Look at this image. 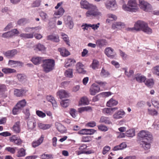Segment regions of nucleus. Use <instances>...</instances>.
I'll return each mask as SVG.
<instances>
[{
  "instance_id": "obj_26",
  "label": "nucleus",
  "mask_w": 159,
  "mask_h": 159,
  "mask_svg": "<svg viewBox=\"0 0 159 159\" xmlns=\"http://www.w3.org/2000/svg\"><path fill=\"white\" fill-rule=\"evenodd\" d=\"M46 99L48 101L51 103L53 107H57V104L53 97L51 95H48L47 96Z\"/></svg>"
},
{
  "instance_id": "obj_53",
  "label": "nucleus",
  "mask_w": 159,
  "mask_h": 159,
  "mask_svg": "<svg viewBox=\"0 0 159 159\" xmlns=\"http://www.w3.org/2000/svg\"><path fill=\"white\" fill-rule=\"evenodd\" d=\"M7 90V87L5 85L0 84V94H2Z\"/></svg>"
},
{
  "instance_id": "obj_42",
  "label": "nucleus",
  "mask_w": 159,
  "mask_h": 159,
  "mask_svg": "<svg viewBox=\"0 0 159 159\" xmlns=\"http://www.w3.org/2000/svg\"><path fill=\"white\" fill-rule=\"evenodd\" d=\"M60 34L61 36L62 37L64 41L66 43L68 46H70L69 40L68 35L63 32H61Z\"/></svg>"
},
{
  "instance_id": "obj_28",
  "label": "nucleus",
  "mask_w": 159,
  "mask_h": 159,
  "mask_svg": "<svg viewBox=\"0 0 159 159\" xmlns=\"http://www.w3.org/2000/svg\"><path fill=\"white\" fill-rule=\"evenodd\" d=\"M58 51L60 52L61 55L63 57H67L70 54V52L64 48H59Z\"/></svg>"
},
{
  "instance_id": "obj_19",
  "label": "nucleus",
  "mask_w": 159,
  "mask_h": 159,
  "mask_svg": "<svg viewBox=\"0 0 159 159\" xmlns=\"http://www.w3.org/2000/svg\"><path fill=\"white\" fill-rule=\"evenodd\" d=\"M26 90L23 89H15L14 91L15 95L17 97H22L26 93Z\"/></svg>"
},
{
  "instance_id": "obj_25",
  "label": "nucleus",
  "mask_w": 159,
  "mask_h": 159,
  "mask_svg": "<svg viewBox=\"0 0 159 159\" xmlns=\"http://www.w3.org/2000/svg\"><path fill=\"white\" fill-rule=\"evenodd\" d=\"M17 77L19 81L25 83L27 81L26 76L24 74H19L17 75Z\"/></svg>"
},
{
  "instance_id": "obj_22",
  "label": "nucleus",
  "mask_w": 159,
  "mask_h": 159,
  "mask_svg": "<svg viewBox=\"0 0 159 159\" xmlns=\"http://www.w3.org/2000/svg\"><path fill=\"white\" fill-rule=\"evenodd\" d=\"M34 49L35 50L44 52L46 50V48L43 44L40 43H38L34 46Z\"/></svg>"
},
{
  "instance_id": "obj_49",
  "label": "nucleus",
  "mask_w": 159,
  "mask_h": 159,
  "mask_svg": "<svg viewBox=\"0 0 159 159\" xmlns=\"http://www.w3.org/2000/svg\"><path fill=\"white\" fill-rule=\"evenodd\" d=\"M25 150L24 148H21L18 151L17 156L18 157H24L25 155Z\"/></svg>"
},
{
  "instance_id": "obj_12",
  "label": "nucleus",
  "mask_w": 159,
  "mask_h": 159,
  "mask_svg": "<svg viewBox=\"0 0 159 159\" xmlns=\"http://www.w3.org/2000/svg\"><path fill=\"white\" fill-rule=\"evenodd\" d=\"M41 29V27L40 26H37L35 27H26L24 29V31L25 32H30V34H33L34 35V34L36 31L39 30Z\"/></svg>"
},
{
  "instance_id": "obj_41",
  "label": "nucleus",
  "mask_w": 159,
  "mask_h": 159,
  "mask_svg": "<svg viewBox=\"0 0 159 159\" xmlns=\"http://www.w3.org/2000/svg\"><path fill=\"white\" fill-rule=\"evenodd\" d=\"M76 62L75 61L72 59H69L67 60L66 64L65 65V67H68L70 66L74 65Z\"/></svg>"
},
{
  "instance_id": "obj_10",
  "label": "nucleus",
  "mask_w": 159,
  "mask_h": 159,
  "mask_svg": "<svg viewBox=\"0 0 159 159\" xmlns=\"http://www.w3.org/2000/svg\"><path fill=\"white\" fill-rule=\"evenodd\" d=\"M19 32L16 29L12 30L11 31L3 33L2 35V37L4 38H8L13 36L15 34H18Z\"/></svg>"
},
{
  "instance_id": "obj_54",
  "label": "nucleus",
  "mask_w": 159,
  "mask_h": 159,
  "mask_svg": "<svg viewBox=\"0 0 159 159\" xmlns=\"http://www.w3.org/2000/svg\"><path fill=\"white\" fill-rule=\"evenodd\" d=\"M29 22V21L25 18L19 20L17 22V23L20 25H24Z\"/></svg>"
},
{
  "instance_id": "obj_21",
  "label": "nucleus",
  "mask_w": 159,
  "mask_h": 159,
  "mask_svg": "<svg viewBox=\"0 0 159 159\" xmlns=\"http://www.w3.org/2000/svg\"><path fill=\"white\" fill-rule=\"evenodd\" d=\"M55 126L57 130L61 133L65 132L66 130L65 127L59 122H56Z\"/></svg>"
},
{
  "instance_id": "obj_51",
  "label": "nucleus",
  "mask_w": 159,
  "mask_h": 159,
  "mask_svg": "<svg viewBox=\"0 0 159 159\" xmlns=\"http://www.w3.org/2000/svg\"><path fill=\"white\" fill-rule=\"evenodd\" d=\"M148 112L149 115L152 116H157L158 115V112L155 109H148Z\"/></svg>"
},
{
  "instance_id": "obj_7",
  "label": "nucleus",
  "mask_w": 159,
  "mask_h": 159,
  "mask_svg": "<svg viewBox=\"0 0 159 159\" xmlns=\"http://www.w3.org/2000/svg\"><path fill=\"white\" fill-rule=\"evenodd\" d=\"M3 53L6 57L8 59H11L17 53V51L16 49H13L4 51L3 52Z\"/></svg>"
},
{
  "instance_id": "obj_15",
  "label": "nucleus",
  "mask_w": 159,
  "mask_h": 159,
  "mask_svg": "<svg viewBox=\"0 0 159 159\" xmlns=\"http://www.w3.org/2000/svg\"><path fill=\"white\" fill-rule=\"evenodd\" d=\"M27 125L28 128L30 129H34L36 125L35 120L33 118L29 119L27 121Z\"/></svg>"
},
{
  "instance_id": "obj_60",
  "label": "nucleus",
  "mask_w": 159,
  "mask_h": 159,
  "mask_svg": "<svg viewBox=\"0 0 159 159\" xmlns=\"http://www.w3.org/2000/svg\"><path fill=\"white\" fill-rule=\"evenodd\" d=\"M39 14L42 19L43 20H46L48 17L47 14L43 11H41Z\"/></svg>"
},
{
  "instance_id": "obj_34",
  "label": "nucleus",
  "mask_w": 159,
  "mask_h": 159,
  "mask_svg": "<svg viewBox=\"0 0 159 159\" xmlns=\"http://www.w3.org/2000/svg\"><path fill=\"white\" fill-rule=\"evenodd\" d=\"M118 103L117 101L111 98L107 102V105L108 107H111L117 105Z\"/></svg>"
},
{
  "instance_id": "obj_59",
  "label": "nucleus",
  "mask_w": 159,
  "mask_h": 159,
  "mask_svg": "<svg viewBox=\"0 0 159 159\" xmlns=\"http://www.w3.org/2000/svg\"><path fill=\"white\" fill-rule=\"evenodd\" d=\"M81 104L83 105H88L89 102L88 100L86 97H83L80 100Z\"/></svg>"
},
{
  "instance_id": "obj_46",
  "label": "nucleus",
  "mask_w": 159,
  "mask_h": 159,
  "mask_svg": "<svg viewBox=\"0 0 159 159\" xmlns=\"http://www.w3.org/2000/svg\"><path fill=\"white\" fill-rule=\"evenodd\" d=\"M41 60V57H37L32 58L31 59V61L34 64L37 65L40 63Z\"/></svg>"
},
{
  "instance_id": "obj_55",
  "label": "nucleus",
  "mask_w": 159,
  "mask_h": 159,
  "mask_svg": "<svg viewBox=\"0 0 159 159\" xmlns=\"http://www.w3.org/2000/svg\"><path fill=\"white\" fill-rule=\"evenodd\" d=\"M65 74L66 76L69 78H72L73 76L72 69H69L66 71Z\"/></svg>"
},
{
  "instance_id": "obj_45",
  "label": "nucleus",
  "mask_w": 159,
  "mask_h": 159,
  "mask_svg": "<svg viewBox=\"0 0 159 159\" xmlns=\"http://www.w3.org/2000/svg\"><path fill=\"white\" fill-rule=\"evenodd\" d=\"M20 36L24 39H30L33 38V34L21 33Z\"/></svg>"
},
{
  "instance_id": "obj_30",
  "label": "nucleus",
  "mask_w": 159,
  "mask_h": 159,
  "mask_svg": "<svg viewBox=\"0 0 159 159\" xmlns=\"http://www.w3.org/2000/svg\"><path fill=\"white\" fill-rule=\"evenodd\" d=\"M99 122L101 123H104L106 124H110L111 123L109 118L107 117L104 116H102L99 120Z\"/></svg>"
},
{
  "instance_id": "obj_44",
  "label": "nucleus",
  "mask_w": 159,
  "mask_h": 159,
  "mask_svg": "<svg viewBox=\"0 0 159 159\" xmlns=\"http://www.w3.org/2000/svg\"><path fill=\"white\" fill-rule=\"evenodd\" d=\"M142 31L148 34H151L152 33V29L148 26L147 23L144 26Z\"/></svg>"
},
{
  "instance_id": "obj_52",
  "label": "nucleus",
  "mask_w": 159,
  "mask_h": 159,
  "mask_svg": "<svg viewBox=\"0 0 159 159\" xmlns=\"http://www.w3.org/2000/svg\"><path fill=\"white\" fill-rule=\"evenodd\" d=\"M70 102V100L68 99L62 100L61 102V105L62 107H66L69 105Z\"/></svg>"
},
{
  "instance_id": "obj_47",
  "label": "nucleus",
  "mask_w": 159,
  "mask_h": 159,
  "mask_svg": "<svg viewBox=\"0 0 159 159\" xmlns=\"http://www.w3.org/2000/svg\"><path fill=\"white\" fill-rule=\"evenodd\" d=\"M91 110V107L87 106L84 107H82L78 109V111L80 113H82L84 111H87Z\"/></svg>"
},
{
  "instance_id": "obj_36",
  "label": "nucleus",
  "mask_w": 159,
  "mask_h": 159,
  "mask_svg": "<svg viewBox=\"0 0 159 159\" xmlns=\"http://www.w3.org/2000/svg\"><path fill=\"white\" fill-rule=\"evenodd\" d=\"M136 80L139 82L142 83L144 82L146 80V77L140 75H137L135 77Z\"/></svg>"
},
{
  "instance_id": "obj_23",
  "label": "nucleus",
  "mask_w": 159,
  "mask_h": 159,
  "mask_svg": "<svg viewBox=\"0 0 159 159\" xmlns=\"http://www.w3.org/2000/svg\"><path fill=\"white\" fill-rule=\"evenodd\" d=\"M113 49L110 47L106 48L105 49V54L107 57L111 58H113L114 57V53Z\"/></svg>"
},
{
  "instance_id": "obj_9",
  "label": "nucleus",
  "mask_w": 159,
  "mask_h": 159,
  "mask_svg": "<svg viewBox=\"0 0 159 159\" xmlns=\"http://www.w3.org/2000/svg\"><path fill=\"white\" fill-rule=\"evenodd\" d=\"M147 23L143 21L138 20L134 24L135 30L137 31L143 30Z\"/></svg>"
},
{
  "instance_id": "obj_48",
  "label": "nucleus",
  "mask_w": 159,
  "mask_h": 159,
  "mask_svg": "<svg viewBox=\"0 0 159 159\" xmlns=\"http://www.w3.org/2000/svg\"><path fill=\"white\" fill-rule=\"evenodd\" d=\"M21 109L16 105L12 109V113L14 115H17L20 112Z\"/></svg>"
},
{
  "instance_id": "obj_62",
  "label": "nucleus",
  "mask_w": 159,
  "mask_h": 159,
  "mask_svg": "<svg viewBox=\"0 0 159 159\" xmlns=\"http://www.w3.org/2000/svg\"><path fill=\"white\" fill-rule=\"evenodd\" d=\"M98 127L99 130L102 131H106L108 129V128L107 126L103 125H98Z\"/></svg>"
},
{
  "instance_id": "obj_5",
  "label": "nucleus",
  "mask_w": 159,
  "mask_h": 159,
  "mask_svg": "<svg viewBox=\"0 0 159 159\" xmlns=\"http://www.w3.org/2000/svg\"><path fill=\"white\" fill-rule=\"evenodd\" d=\"M139 6L140 8L146 12H151L152 7L148 2L144 0H139Z\"/></svg>"
},
{
  "instance_id": "obj_61",
  "label": "nucleus",
  "mask_w": 159,
  "mask_h": 159,
  "mask_svg": "<svg viewBox=\"0 0 159 159\" xmlns=\"http://www.w3.org/2000/svg\"><path fill=\"white\" fill-rule=\"evenodd\" d=\"M36 114L39 117L44 118L46 116V114L42 111L37 110L36 111Z\"/></svg>"
},
{
  "instance_id": "obj_20",
  "label": "nucleus",
  "mask_w": 159,
  "mask_h": 159,
  "mask_svg": "<svg viewBox=\"0 0 159 159\" xmlns=\"http://www.w3.org/2000/svg\"><path fill=\"white\" fill-rule=\"evenodd\" d=\"M92 5L86 0H81L80 2V7L82 8L88 9Z\"/></svg>"
},
{
  "instance_id": "obj_16",
  "label": "nucleus",
  "mask_w": 159,
  "mask_h": 159,
  "mask_svg": "<svg viewBox=\"0 0 159 159\" xmlns=\"http://www.w3.org/2000/svg\"><path fill=\"white\" fill-rule=\"evenodd\" d=\"M125 26L126 25L124 23L121 22H115L112 24L111 28L115 30L116 28H124Z\"/></svg>"
},
{
  "instance_id": "obj_13",
  "label": "nucleus",
  "mask_w": 159,
  "mask_h": 159,
  "mask_svg": "<svg viewBox=\"0 0 159 159\" xmlns=\"http://www.w3.org/2000/svg\"><path fill=\"white\" fill-rule=\"evenodd\" d=\"M10 141L17 145H20L22 142V141L20 138L15 135L10 137Z\"/></svg>"
},
{
  "instance_id": "obj_64",
  "label": "nucleus",
  "mask_w": 159,
  "mask_h": 159,
  "mask_svg": "<svg viewBox=\"0 0 159 159\" xmlns=\"http://www.w3.org/2000/svg\"><path fill=\"white\" fill-rule=\"evenodd\" d=\"M110 147L108 146H106L103 148L102 153L103 155H105L107 153L110 149Z\"/></svg>"
},
{
  "instance_id": "obj_40",
  "label": "nucleus",
  "mask_w": 159,
  "mask_h": 159,
  "mask_svg": "<svg viewBox=\"0 0 159 159\" xmlns=\"http://www.w3.org/2000/svg\"><path fill=\"white\" fill-rule=\"evenodd\" d=\"M125 134L128 137H133L135 135V130L134 129H129L126 131Z\"/></svg>"
},
{
  "instance_id": "obj_63",
  "label": "nucleus",
  "mask_w": 159,
  "mask_h": 159,
  "mask_svg": "<svg viewBox=\"0 0 159 159\" xmlns=\"http://www.w3.org/2000/svg\"><path fill=\"white\" fill-rule=\"evenodd\" d=\"M41 2V0H36L33 2L32 6L34 7H39L40 5Z\"/></svg>"
},
{
  "instance_id": "obj_3",
  "label": "nucleus",
  "mask_w": 159,
  "mask_h": 159,
  "mask_svg": "<svg viewBox=\"0 0 159 159\" xmlns=\"http://www.w3.org/2000/svg\"><path fill=\"white\" fill-rule=\"evenodd\" d=\"M88 9V11L85 13L88 18H93L101 16V13L98 11L96 6L92 5Z\"/></svg>"
},
{
  "instance_id": "obj_50",
  "label": "nucleus",
  "mask_w": 159,
  "mask_h": 159,
  "mask_svg": "<svg viewBox=\"0 0 159 159\" xmlns=\"http://www.w3.org/2000/svg\"><path fill=\"white\" fill-rule=\"evenodd\" d=\"M26 102L25 100V99H23L19 101L16 105L21 109L26 105Z\"/></svg>"
},
{
  "instance_id": "obj_4",
  "label": "nucleus",
  "mask_w": 159,
  "mask_h": 159,
  "mask_svg": "<svg viewBox=\"0 0 159 159\" xmlns=\"http://www.w3.org/2000/svg\"><path fill=\"white\" fill-rule=\"evenodd\" d=\"M55 62L54 60L48 59L44 61L43 67V70L46 73H48L54 69Z\"/></svg>"
},
{
  "instance_id": "obj_1",
  "label": "nucleus",
  "mask_w": 159,
  "mask_h": 159,
  "mask_svg": "<svg viewBox=\"0 0 159 159\" xmlns=\"http://www.w3.org/2000/svg\"><path fill=\"white\" fill-rule=\"evenodd\" d=\"M138 136L139 139L142 140L139 143L140 147L145 150L150 149V143L152 139L151 133L148 131L142 130L139 133Z\"/></svg>"
},
{
  "instance_id": "obj_17",
  "label": "nucleus",
  "mask_w": 159,
  "mask_h": 159,
  "mask_svg": "<svg viewBox=\"0 0 159 159\" xmlns=\"http://www.w3.org/2000/svg\"><path fill=\"white\" fill-rule=\"evenodd\" d=\"M84 65L80 62H78L76 65V70L80 73L84 74L86 71L84 70Z\"/></svg>"
},
{
  "instance_id": "obj_8",
  "label": "nucleus",
  "mask_w": 159,
  "mask_h": 159,
  "mask_svg": "<svg viewBox=\"0 0 159 159\" xmlns=\"http://www.w3.org/2000/svg\"><path fill=\"white\" fill-rule=\"evenodd\" d=\"M64 23L66 26L70 29H72L74 26V23L72 17L70 16H65L64 18Z\"/></svg>"
},
{
  "instance_id": "obj_29",
  "label": "nucleus",
  "mask_w": 159,
  "mask_h": 159,
  "mask_svg": "<svg viewBox=\"0 0 159 159\" xmlns=\"http://www.w3.org/2000/svg\"><path fill=\"white\" fill-rule=\"evenodd\" d=\"M96 43L97 45L99 47H102L107 44V41L104 39H99L97 40L96 41Z\"/></svg>"
},
{
  "instance_id": "obj_37",
  "label": "nucleus",
  "mask_w": 159,
  "mask_h": 159,
  "mask_svg": "<svg viewBox=\"0 0 159 159\" xmlns=\"http://www.w3.org/2000/svg\"><path fill=\"white\" fill-rule=\"evenodd\" d=\"M48 39L56 42L59 41V37L58 35H49L48 36Z\"/></svg>"
},
{
  "instance_id": "obj_14",
  "label": "nucleus",
  "mask_w": 159,
  "mask_h": 159,
  "mask_svg": "<svg viewBox=\"0 0 159 159\" xmlns=\"http://www.w3.org/2000/svg\"><path fill=\"white\" fill-rule=\"evenodd\" d=\"M69 93L64 90H61L57 93V96H58L60 99L67 98L69 97Z\"/></svg>"
},
{
  "instance_id": "obj_58",
  "label": "nucleus",
  "mask_w": 159,
  "mask_h": 159,
  "mask_svg": "<svg viewBox=\"0 0 159 159\" xmlns=\"http://www.w3.org/2000/svg\"><path fill=\"white\" fill-rule=\"evenodd\" d=\"M152 70L154 74L159 76V66H157L154 67Z\"/></svg>"
},
{
  "instance_id": "obj_57",
  "label": "nucleus",
  "mask_w": 159,
  "mask_h": 159,
  "mask_svg": "<svg viewBox=\"0 0 159 159\" xmlns=\"http://www.w3.org/2000/svg\"><path fill=\"white\" fill-rule=\"evenodd\" d=\"M98 61L96 60H94L93 61L91 66L93 69H95L98 68Z\"/></svg>"
},
{
  "instance_id": "obj_18",
  "label": "nucleus",
  "mask_w": 159,
  "mask_h": 159,
  "mask_svg": "<svg viewBox=\"0 0 159 159\" xmlns=\"http://www.w3.org/2000/svg\"><path fill=\"white\" fill-rule=\"evenodd\" d=\"M125 115V112L123 110H120L115 112L113 115V117L114 119H119L122 118Z\"/></svg>"
},
{
  "instance_id": "obj_35",
  "label": "nucleus",
  "mask_w": 159,
  "mask_h": 159,
  "mask_svg": "<svg viewBox=\"0 0 159 159\" xmlns=\"http://www.w3.org/2000/svg\"><path fill=\"white\" fill-rule=\"evenodd\" d=\"M38 127L43 130H45L50 128L51 125L49 124H45L41 123H38Z\"/></svg>"
},
{
  "instance_id": "obj_24",
  "label": "nucleus",
  "mask_w": 159,
  "mask_h": 159,
  "mask_svg": "<svg viewBox=\"0 0 159 159\" xmlns=\"http://www.w3.org/2000/svg\"><path fill=\"white\" fill-rule=\"evenodd\" d=\"M44 137V136L42 135L37 140L33 141L32 144L33 147L36 148L39 145L43 142Z\"/></svg>"
},
{
  "instance_id": "obj_32",
  "label": "nucleus",
  "mask_w": 159,
  "mask_h": 159,
  "mask_svg": "<svg viewBox=\"0 0 159 159\" xmlns=\"http://www.w3.org/2000/svg\"><path fill=\"white\" fill-rule=\"evenodd\" d=\"M154 84V81L152 79H147L145 81V85L150 88H152Z\"/></svg>"
},
{
  "instance_id": "obj_43",
  "label": "nucleus",
  "mask_w": 159,
  "mask_h": 159,
  "mask_svg": "<svg viewBox=\"0 0 159 159\" xmlns=\"http://www.w3.org/2000/svg\"><path fill=\"white\" fill-rule=\"evenodd\" d=\"M20 63V62L18 61L10 60L8 61V65L12 67H15L16 66Z\"/></svg>"
},
{
  "instance_id": "obj_38",
  "label": "nucleus",
  "mask_w": 159,
  "mask_h": 159,
  "mask_svg": "<svg viewBox=\"0 0 159 159\" xmlns=\"http://www.w3.org/2000/svg\"><path fill=\"white\" fill-rule=\"evenodd\" d=\"M102 112L104 114L111 115L112 114V111L111 108H105L102 110Z\"/></svg>"
},
{
  "instance_id": "obj_39",
  "label": "nucleus",
  "mask_w": 159,
  "mask_h": 159,
  "mask_svg": "<svg viewBox=\"0 0 159 159\" xmlns=\"http://www.w3.org/2000/svg\"><path fill=\"white\" fill-rule=\"evenodd\" d=\"M19 125V122L17 121L13 125V130L16 133H19L20 131Z\"/></svg>"
},
{
  "instance_id": "obj_27",
  "label": "nucleus",
  "mask_w": 159,
  "mask_h": 159,
  "mask_svg": "<svg viewBox=\"0 0 159 159\" xmlns=\"http://www.w3.org/2000/svg\"><path fill=\"white\" fill-rule=\"evenodd\" d=\"M127 147V145L125 142H123L120 144L115 146L113 148V150L114 151L122 150Z\"/></svg>"
},
{
  "instance_id": "obj_31",
  "label": "nucleus",
  "mask_w": 159,
  "mask_h": 159,
  "mask_svg": "<svg viewBox=\"0 0 159 159\" xmlns=\"http://www.w3.org/2000/svg\"><path fill=\"white\" fill-rule=\"evenodd\" d=\"M2 72L5 74H9L12 73H16V70L13 69L5 68L2 70Z\"/></svg>"
},
{
  "instance_id": "obj_56",
  "label": "nucleus",
  "mask_w": 159,
  "mask_h": 159,
  "mask_svg": "<svg viewBox=\"0 0 159 159\" xmlns=\"http://www.w3.org/2000/svg\"><path fill=\"white\" fill-rule=\"evenodd\" d=\"M65 12V10L62 8H60L58 11L55 13V14L57 16H62Z\"/></svg>"
},
{
  "instance_id": "obj_6",
  "label": "nucleus",
  "mask_w": 159,
  "mask_h": 159,
  "mask_svg": "<svg viewBox=\"0 0 159 159\" xmlns=\"http://www.w3.org/2000/svg\"><path fill=\"white\" fill-rule=\"evenodd\" d=\"M106 8L111 10H115L117 8V5L115 0H108L105 3Z\"/></svg>"
},
{
  "instance_id": "obj_2",
  "label": "nucleus",
  "mask_w": 159,
  "mask_h": 159,
  "mask_svg": "<svg viewBox=\"0 0 159 159\" xmlns=\"http://www.w3.org/2000/svg\"><path fill=\"white\" fill-rule=\"evenodd\" d=\"M123 9L125 11L135 12L138 11V7L135 0H129L127 4L122 6Z\"/></svg>"
},
{
  "instance_id": "obj_11",
  "label": "nucleus",
  "mask_w": 159,
  "mask_h": 159,
  "mask_svg": "<svg viewBox=\"0 0 159 159\" xmlns=\"http://www.w3.org/2000/svg\"><path fill=\"white\" fill-rule=\"evenodd\" d=\"M100 90V88L98 85L94 84H93L90 88V92L91 95H94L96 93L99 92Z\"/></svg>"
},
{
  "instance_id": "obj_33",
  "label": "nucleus",
  "mask_w": 159,
  "mask_h": 159,
  "mask_svg": "<svg viewBox=\"0 0 159 159\" xmlns=\"http://www.w3.org/2000/svg\"><path fill=\"white\" fill-rule=\"evenodd\" d=\"M110 75V73L107 70H105L102 68L100 73V76L103 78H107Z\"/></svg>"
}]
</instances>
